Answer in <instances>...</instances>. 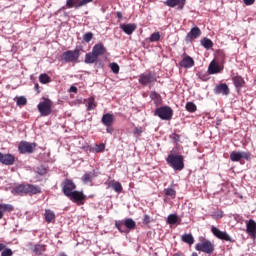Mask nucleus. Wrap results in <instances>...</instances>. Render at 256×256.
<instances>
[{"label": "nucleus", "instance_id": "42", "mask_svg": "<svg viewBox=\"0 0 256 256\" xmlns=\"http://www.w3.org/2000/svg\"><path fill=\"white\" fill-rule=\"evenodd\" d=\"M18 107H23L25 105H27V98H25V96H20L17 98L16 101Z\"/></svg>", "mask_w": 256, "mask_h": 256}, {"label": "nucleus", "instance_id": "3", "mask_svg": "<svg viewBox=\"0 0 256 256\" xmlns=\"http://www.w3.org/2000/svg\"><path fill=\"white\" fill-rule=\"evenodd\" d=\"M154 115L162 121H171L173 119V109L169 106L158 107L155 109Z\"/></svg>", "mask_w": 256, "mask_h": 256}, {"label": "nucleus", "instance_id": "50", "mask_svg": "<svg viewBox=\"0 0 256 256\" xmlns=\"http://www.w3.org/2000/svg\"><path fill=\"white\" fill-rule=\"evenodd\" d=\"M79 0H67L66 1V6L68 9H73V5L77 4Z\"/></svg>", "mask_w": 256, "mask_h": 256}, {"label": "nucleus", "instance_id": "44", "mask_svg": "<svg viewBox=\"0 0 256 256\" xmlns=\"http://www.w3.org/2000/svg\"><path fill=\"white\" fill-rule=\"evenodd\" d=\"M150 99H152V101H155V103H159L161 101V95H159V93L157 92H151Z\"/></svg>", "mask_w": 256, "mask_h": 256}, {"label": "nucleus", "instance_id": "21", "mask_svg": "<svg viewBox=\"0 0 256 256\" xmlns=\"http://www.w3.org/2000/svg\"><path fill=\"white\" fill-rule=\"evenodd\" d=\"M120 29H122L126 35H133V32L137 29V24H121Z\"/></svg>", "mask_w": 256, "mask_h": 256}, {"label": "nucleus", "instance_id": "29", "mask_svg": "<svg viewBox=\"0 0 256 256\" xmlns=\"http://www.w3.org/2000/svg\"><path fill=\"white\" fill-rule=\"evenodd\" d=\"M124 225L126 229H129L130 231H132L133 229H135V227H137L135 220H133L132 218H126L124 220Z\"/></svg>", "mask_w": 256, "mask_h": 256}, {"label": "nucleus", "instance_id": "39", "mask_svg": "<svg viewBox=\"0 0 256 256\" xmlns=\"http://www.w3.org/2000/svg\"><path fill=\"white\" fill-rule=\"evenodd\" d=\"M87 111H93L95 107H97V104H95V99L94 98H89L86 104Z\"/></svg>", "mask_w": 256, "mask_h": 256}, {"label": "nucleus", "instance_id": "26", "mask_svg": "<svg viewBox=\"0 0 256 256\" xmlns=\"http://www.w3.org/2000/svg\"><path fill=\"white\" fill-rule=\"evenodd\" d=\"M93 179H95V172H88L82 176V181L85 185H87V183H93Z\"/></svg>", "mask_w": 256, "mask_h": 256}, {"label": "nucleus", "instance_id": "43", "mask_svg": "<svg viewBox=\"0 0 256 256\" xmlns=\"http://www.w3.org/2000/svg\"><path fill=\"white\" fill-rule=\"evenodd\" d=\"M93 40V32H87L83 35V41L85 43H91Z\"/></svg>", "mask_w": 256, "mask_h": 256}, {"label": "nucleus", "instance_id": "6", "mask_svg": "<svg viewBox=\"0 0 256 256\" xmlns=\"http://www.w3.org/2000/svg\"><path fill=\"white\" fill-rule=\"evenodd\" d=\"M53 103L51 102V100H44L42 102H40L38 105H37V109L40 113V115L42 117H47L49 115H51V107H52Z\"/></svg>", "mask_w": 256, "mask_h": 256}, {"label": "nucleus", "instance_id": "20", "mask_svg": "<svg viewBox=\"0 0 256 256\" xmlns=\"http://www.w3.org/2000/svg\"><path fill=\"white\" fill-rule=\"evenodd\" d=\"M92 53L99 58L101 55H105V53H107V48H105L103 44H95L92 48Z\"/></svg>", "mask_w": 256, "mask_h": 256}, {"label": "nucleus", "instance_id": "53", "mask_svg": "<svg viewBox=\"0 0 256 256\" xmlns=\"http://www.w3.org/2000/svg\"><path fill=\"white\" fill-rule=\"evenodd\" d=\"M69 92L70 93H77V87L71 86L70 89H69Z\"/></svg>", "mask_w": 256, "mask_h": 256}, {"label": "nucleus", "instance_id": "47", "mask_svg": "<svg viewBox=\"0 0 256 256\" xmlns=\"http://www.w3.org/2000/svg\"><path fill=\"white\" fill-rule=\"evenodd\" d=\"M110 69H111L112 73L117 75V73H119V64H117L115 62L110 63Z\"/></svg>", "mask_w": 256, "mask_h": 256}, {"label": "nucleus", "instance_id": "23", "mask_svg": "<svg viewBox=\"0 0 256 256\" xmlns=\"http://www.w3.org/2000/svg\"><path fill=\"white\" fill-rule=\"evenodd\" d=\"M101 121L105 125V127H111V125H113V121H114L113 114H109V113L104 114L102 116Z\"/></svg>", "mask_w": 256, "mask_h": 256}, {"label": "nucleus", "instance_id": "10", "mask_svg": "<svg viewBox=\"0 0 256 256\" xmlns=\"http://www.w3.org/2000/svg\"><path fill=\"white\" fill-rule=\"evenodd\" d=\"M211 232L213 233L214 236L217 237V239H220L221 241H228L229 243H233V238L227 233L220 231L219 228L212 226L211 227Z\"/></svg>", "mask_w": 256, "mask_h": 256}, {"label": "nucleus", "instance_id": "9", "mask_svg": "<svg viewBox=\"0 0 256 256\" xmlns=\"http://www.w3.org/2000/svg\"><path fill=\"white\" fill-rule=\"evenodd\" d=\"M211 232L213 233L214 236L217 237V239H220L221 241H228L229 243H233V238L227 233L220 231L219 228L212 226L211 227Z\"/></svg>", "mask_w": 256, "mask_h": 256}, {"label": "nucleus", "instance_id": "16", "mask_svg": "<svg viewBox=\"0 0 256 256\" xmlns=\"http://www.w3.org/2000/svg\"><path fill=\"white\" fill-rule=\"evenodd\" d=\"M215 95H229V86L226 83H221L214 88Z\"/></svg>", "mask_w": 256, "mask_h": 256}, {"label": "nucleus", "instance_id": "27", "mask_svg": "<svg viewBox=\"0 0 256 256\" xmlns=\"http://www.w3.org/2000/svg\"><path fill=\"white\" fill-rule=\"evenodd\" d=\"M44 219L46 223H53L55 221V212L51 210H45Z\"/></svg>", "mask_w": 256, "mask_h": 256}, {"label": "nucleus", "instance_id": "61", "mask_svg": "<svg viewBox=\"0 0 256 256\" xmlns=\"http://www.w3.org/2000/svg\"><path fill=\"white\" fill-rule=\"evenodd\" d=\"M191 256H199V254H197V252H193Z\"/></svg>", "mask_w": 256, "mask_h": 256}, {"label": "nucleus", "instance_id": "25", "mask_svg": "<svg viewBox=\"0 0 256 256\" xmlns=\"http://www.w3.org/2000/svg\"><path fill=\"white\" fill-rule=\"evenodd\" d=\"M233 84L236 87V89H241L243 85H245V80H243V77L241 76H234L232 78Z\"/></svg>", "mask_w": 256, "mask_h": 256}, {"label": "nucleus", "instance_id": "49", "mask_svg": "<svg viewBox=\"0 0 256 256\" xmlns=\"http://www.w3.org/2000/svg\"><path fill=\"white\" fill-rule=\"evenodd\" d=\"M93 0H81L75 5L76 9H79V7H83L84 5H87V3H91Z\"/></svg>", "mask_w": 256, "mask_h": 256}, {"label": "nucleus", "instance_id": "5", "mask_svg": "<svg viewBox=\"0 0 256 256\" xmlns=\"http://www.w3.org/2000/svg\"><path fill=\"white\" fill-rule=\"evenodd\" d=\"M37 148V143L21 141L18 145V151L22 155H31Z\"/></svg>", "mask_w": 256, "mask_h": 256}, {"label": "nucleus", "instance_id": "41", "mask_svg": "<svg viewBox=\"0 0 256 256\" xmlns=\"http://www.w3.org/2000/svg\"><path fill=\"white\" fill-rule=\"evenodd\" d=\"M159 39H161V34L159 32H154L149 37V41L151 43H155V42L159 41Z\"/></svg>", "mask_w": 256, "mask_h": 256}, {"label": "nucleus", "instance_id": "46", "mask_svg": "<svg viewBox=\"0 0 256 256\" xmlns=\"http://www.w3.org/2000/svg\"><path fill=\"white\" fill-rule=\"evenodd\" d=\"M1 256H13V250H11V248H7V245H5L1 252Z\"/></svg>", "mask_w": 256, "mask_h": 256}, {"label": "nucleus", "instance_id": "45", "mask_svg": "<svg viewBox=\"0 0 256 256\" xmlns=\"http://www.w3.org/2000/svg\"><path fill=\"white\" fill-rule=\"evenodd\" d=\"M47 171L48 169L45 166H39L36 168V173H38V175H41V176L47 175Z\"/></svg>", "mask_w": 256, "mask_h": 256}, {"label": "nucleus", "instance_id": "34", "mask_svg": "<svg viewBox=\"0 0 256 256\" xmlns=\"http://www.w3.org/2000/svg\"><path fill=\"white\" fill-rule=\"evenodd\" d=\"M33 253H35V255H43V253H45V245L36 244Z\"/></svg>", "mask_w": 256, "mask_h": 256}, {"label": "nucleus", "instance_id": "1", "mask_svg": "<svg viewBox=\"0 0 256 256\" xmlns=\"http://www.w3.org/2000/svg\"><path fill=\"white\" fill-rule=\"evenodd\" d=\"M11 193L20 197H24L25 195H39L41 193V187L33 184H19L12 188Z\"/></svg>", "mask_w": 256, "mask_h": 256}, {"label": "nucleus", "instance_id": "18", "mask_svg": "<svg viewBox=\"0 0 256 256\" xmlns=\"http://www.w3.org/2000/svg\"><path fill=\"white\" fill-rule=\"evenodd\" d=\"M201 37V29L199 27H193L186 36V41H193V39H199Z\"/></svg>", "mask_w": 256, "mask_h": 256}, {"label": "nucleus", "instance_id": "7", "mask_svg": "<svg viewBox=\"0 0 256 256\" xmlns=\"http://www.w3.org/2000/svg\"><path fill=\"white\" fill-rule=\"evenodd\" d=\"M67 197L68 199H70V201H72L73 203H76L77 205H85V199H87V196H85L83 191H77V190H74Z\"/></svg>", "mask_w": 256, "mask_h": 256}, {"label": "nucleus", "instance_id": "30", "mask_svg": "<svg viewBox=\"0 0 256 256\" xmlns=\"http://www.w3.org/2000/svg\"><path fill=\"white\" fill-rule=\"evenodd\" d=\"M183 243H187L188 245H193L195 243V239L193 238L192 234H184L181 237Z\"/></svg>", "mask_w": 256, "mask_h": 256}, {"label": "nucleus", "instance_id": "12", "mask_svg": "<svg viewBox=\"0 0 256 256\" xmlns=\"http://www.w3.org/2000/svg\"><path fill=\"white\" fill-rule=\"evenodd\" d=\"M138 81L140 85L147 86L150 85V83H155V81H157V78H155L154 74L143 73L139 75Z\"/></svg>", "mask_w": 256, "mask_h": 256}, {"label": "nucleus", "instance_id": "35", "mask_svg": "<svg viewBox=\"0 0 256 256\" xmlns=\"http://www.w3.org/2000/svg\"><path fill=\"white\" fill-rule=\"evenodd\" d=\"M91 151L93 153H103V151H105V144H96L94 147L91 148Z\"/></svg>", "mask_w": 256, "mask_h": 256}, {"label": "nucleus", "instance_id": "32", "mask_svg": "<svg viewBox=\"0 0 256 256\" xmlns=\"http://www.w3.org/2000/svg\"><path fill=\"white\" fill-rule=\"evenodd\" d=\"M200 43L204 49H211L213 47V41L209 38H203Z\"/></svg>", "mask_w": 256, "mask_h": 256}, {"label": "nucleus", "instance_id": "19", "mask_svg": "<svg viewBox=\"0 0 256 256\" xmlns=\"http://www.w3.org/2000/svg\"><path fill=\"white\" fill-rule=\"evenodd\" d=\"M195 65V60L191 56H184L182 61L180 62V67L184 69H191Z\"/></svg>", "mask_w": 256, "mask_h": 256}, {"label": "nucleus", "instance_id": "60", "mask_svg": "<svg viewBox=\"0 0 256 256\" xmlns=\"http://www.w3.org/2000/svg\"><path fill=\"white\" fill-rule=\"evenodd\" d=\"M106 131H107V133H112L113 129L107 128Z\"/></svg>", "mask_w": 256, "mask_h": 256}, {"label": "nucleus", "instance_id": "58", "mask_svg": "<svg viewBox=\"0 0 256 256\" xmlns=\"http://www.w3.org/2000/svg\"><path fill=\"white\" fill-rule=\"evenodd\" d=\"M34 88H35V91H39V84L36 83V84L34 85Z\"/></svg>", "mask_w": 256, "mask_h": 256}, {"label": "nucleus", "instance_id": "59", "mask_svg": "<svg viewBox=\"0 0 256 256\" xmlns=\"http://www.w3.org/2000/svg\"><path fill=\"white\" fill-rule=\"evenodd\" d=\"M58 256H68L65 252H60Z\"/></svg>", "mask_w": 256, "mask_h": 256}, {"label": "nucleus", "instance_id": "38", "mask_svg": "<svg viewBox=\"0 0 256 256\" xmlns=\"http://www.w3.org/2000/svg\"><path fill=\"white\" fill-rule=\"evenodd\" d=\"M177 221H179V217L177 216V214H170L167 218V223L169 225H175Z\"/></svg>", "mask_w": 256, "mask_h": 256}, {"label": "nucleus", "instance_id": "55", "mask_svg": "<svg viewBox=\"0 0 256 256\" xmlns=\"http://www.w3.org/2000/svg\"><path fill=\"white\" fill-rule=\"evenodd\" d=\"M3 165H13V161H2Z\"/></svg>", "mask_w": 256, "mask_h": 256}, {"label": "nucleus", "instance_id": "22", "mask_svg": "<svg viewBox=\"0 0 256 256\" xmlns=\"http://www.w3.org/2000/svg\"><path fill=\"white\" fill-rule=\"evenodd\" d=\"M168 165L174 169V171H183L185 164L183 161H168Z\"/></svg>", "mask_w": 256, "mask_h": 256}, {"label": "nucleus", "instance_id": "24", "mask_svg": "<svg viewBox=\"0 0 256 256\" xmlns=\"http://www.w3.org/2000/svg\"><path fill=\"white\" fill-rule=\"evenodd\" d=\"M99 58L94 55L93 52H89L85 55V60H84V63H86L87 65H92L93 63H97V60Z\"/></svg>", "mask_w": 256, "mask_h": 256}, {"label": "nucleus", "instance_id": "33", "mask_svg": "<svg viewBox=\"0 0 256 256\" xmlns=\"http://www.w3.org/2000/svg\"><path fill=\"white\" fill-rule=\"evenodd\" d=\"M164 194L166 197H171V199H175V197H177V191H175L174 188H165Z\"/></svg>", "mask_w": 256, "mask_h": 256}, {"label": "nucleus", "instance_id": "2", "mask_svg": "<svg viewBox=\"0 0 256 256\" xmlns=\"http://www.w3.org/2000/svg\"><path fill=\"white\" fill-rule=\"evenodd\" d=\"M83 51V46H76L74 50H67L62 54V61L64 63H77L79 56Z\"/></svg>", "mask_w": 256, "mask_h": 256}, {"label": "nucleus", "instance_id": "14", "mask_svg": "<svg viewBox=\"0 0 256 256\" xmlns=\"http://www.w3.org/2000/svg\"><path fill=\"white\" fill-rule=\"evenodd\" d=\"M246 224V233L252 238H256V222L253 219L247 220Z\"/></svg>", "mask_w": 256, "mask_h": 256}, {"label": "nucleus", "instance_id": "17", "mask_svg": "<svg viewBox=\"0 0 256 256\" xmlns=\"http://www.w3.org/2000/svg\"><path fill=\"white\" fill-rule=\"evenodd\" d=\"M186 1L187 0H166L165 5L172 8L177 7V9L181 10L183 9V7H185Z\"/></svg>", "mask_w": 256, "mask_h": 256}, {"label": "nucleus", "instance_id": "37", "mask_svg": "<svg viewBox=\"0 0 256 256\" xmlns=\"http://www.w3.org/2000/svg\"><path fill=\"white\" fill-rule=\"evenodd\" d=\"M185 109L188 111V113H195V111H197V105H195L193 102H187Z\"/></svg>", "mask_w": 256, "mask_h": 256}, {"label": "nucleus", "instance_id": "8", "mask_svg": "<svg viewBox=\"0 0 256 256\" xmlns=\"http://www.w3.org/2000/svg\"><path fill=\"white\" fill-rule=\"evenodd\" d=\"M61 187L62 192L66 197H69V195H71V193L74 192L75 189H77V185H75V182H73V180L71 179H65L62 182Z\"/></svg>", "mask_w": 256, "mask_h": 256}, {"label": "nucleus", "instance_id": "56", "mask_svg": "<svg viewBox=\"0 0 256 256\" xmlns=\"http://www.w3.org/2000/svg\"><path fill=\"white\" fill-rule=\"evenodd\" d=\"M3 249H5V244L0 243V253L3 251Z\"/></svg>", "mask_w": 256, "mask_h": 256}, {"label": "nucleus", "instance_id": "48", "mask_svg": "<svg viewBox=\"0 0 256 256\" xmlns=\"http://www.w3.org/2000/svg\"><path fill=\"white\" fill-rule=\"evenodd\" d=\"M143 225H149V223H153V218L147 214L144 215L142 220Z\"/></svg>", "mask_w": 256, "mask_h": 256}, {"label": "nucleus", "instance_id": "28", "mask_svg": "<svg viewBox=\"0 0 256 256\" xmlns=\"http://www.w3.org/2000/svg\"><path fill=\"white\" fill-rule=\"evenodd\" d=\"M109 187H111V189H113L116 193H122L123 191V186L117 181H111L109 183Z\"/></svg>", "mask_w": 256, "mask_h": 256}, {"label": "nucleus", "instance_id": "13", "mask_svg": "<svg viewBox=\"0 0 256 256\" xmlns=\"http://www.w3.org/2000/svg\"><path fill=\"white\" fill-rule=\"evenodd\" d=\"M184 157L181 155V149L174 147L168 155L166 161H183Z\"/></svg>", "mask_w": 256, "mask_h": 256}, {"label": "nucleus", "instance_id": "51", "mask_svg": "<svg viewBox=\"0 0 256 256\" xmlns=\"http://www.w3.org/2000/svg\"><path fill=\"white\" fill-rule=\"evenodd\" d=\"M116 229H118V231H120V233H123V222H116Z\"/></svg>", "mask_w": 256, "mask_h": 256}, {"label": "nucleus", "instance_id": "36", "mask_svg": "<svg viewBox=\"0 0 256 256\" xmlns=\"http://www.w3.org/2000/svg\"><path fill=\"white\" fill-rule=\"evenodd\" d=\"M39 81L42 83V85H47V83H51V77H49V75L46 73L40 74Z\"/></svg>", "mask_w": 256, "mask_h": 256}, {"label": "nucleus", "instance_id": "40", "mask_svg": "<svg viewBox=\"0 0 256 256\" xmlns=\"http://www.w3.org/2000/svg\"><path fill=\"white\" fill-rule=\"evenodd\" d=\"M0 161H15V156L11 154H3L0 152Z\"/></svg>", "mask_w": 256, "mask_h": 256}, {"label": "nucleus", "instance_id": "31", "mask_svg": "<svg viewBox=\"0 0 256 256\" xmlns=\"http://www.w3.org/2000/svg\"><path fill=\"white\" fill-rule=\"evenodd\" d=\"M0 210L2 213H11L15 211V208L11 204H0Z\"/></svg>", "mask_w": 256, "mask_h": 256}, {"label": "nucleus", "instance_id": "54", "mask_svg": "<svg viewBox=\"0 0 256 256\" xmlns=\"http://www.w3.org/2000/svg\"><path fill=\"white\" fill-rule=\"evenodd\" d=\"M135 133H137L138 135H141V133H143V129L142 128H135Z\"/></svg>", "mask_w": 256, "mask_h": 256}, {"label": "nucleus", "instance_id": "11", "mask_svg": "<svg viewBox=\"0 0 256 256\" xmlns=\"http://www.w3.org/2000/svg\"><path fill=\"white\" fill-rule=\"evenodd\" d=\"M231 161H241V159H245L249 161L251 159V153L245 151H233L230 154Z\"/></svg>", "mask_w": 256, "mask_h": 256}, {"label": "nucleus", "instance_id": "52", "mask_svg": "<svg viewBox=\"0 0 256 256\" xmlns=\"http://www.w3.org/2000/svg\"><path fill=\"white\" fill-rule=\"evenodd\" d=\"M244 4L249 6V5H253V3H255V0H243Z\"/></svg>", "mask_w": 256, "mask_h": 256}, {"label": "nucleus", "instance_id": "15", "mask_svg": "<svg viewBox=\"0 0 256 256\" xmlns=\"http://www.w3.org/2000/svg\"><path fill=\"white\" fill-rule=\"evenodd\" d=\"M221 71H223V65L215 62V60H213L208 66L209 75H217V73H221Z\"/></svg>", "mask_w": 256, "mask_h": 256}, {"label": "nucleus", "instance_id": "57", "mask_svg": "<svg viewBox=\"0 0 256 256\" xmlns=\"http://www.w3.org/2000/svg\"><path fill=\"white\" fill-rule=\"evenodd\" d=\"M117 17L118 19H121L123 17V14H121V12H117Z\"/></svg>", "mask_w": 256, "mask_h": 256}, {"label": "nucleus", "instance_id": "4", "mask_svg": "<svg viewBox=\"0 0 256 256\" xmlns=\"http://www.w3.org/2000/svg\"><path fill=\"white\" fill-rule=\"evenodd\" d=\"M195 249L196 251H201L206 255H213V253H215V244L209 240H203L195 245Z\"/></svg>", "mask_w": 256, "mask_h": 256}]
</instances>
